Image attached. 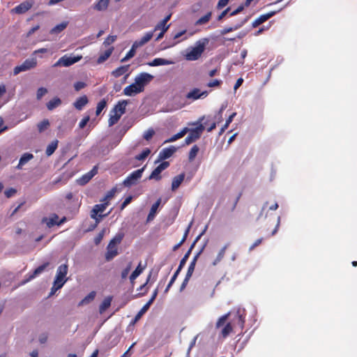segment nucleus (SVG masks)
Instances as JSON below:
<instances>
[{"label": "nucleus", "instance_id": "f257e3e1", "mask_svg": "<svg viewBox=\"0 0 357 357\" xmlns=\"http://www.w3.org/2000/svg\"><path fill=\"white\" fill-rule=\"evenodd\" d=\"M204 119V116H202L199 119V120L196 122L189 123V126H197L195 128L190 129L189 135L185 139V144L186 145H189L201 137L202 134L205 130V126L203 123H202V121Z\"/></svg>", "mask_w": 357, "mask_h": 357}, {"label": "nucleus", "instance_id": "f03ea898", "mask_svg": "<svg viewBox=\"0 0 357 357\" xmlns=\"http://www.w3.org/2000/svg\"><path fill=\"white\" fill-rule=\"evenodd\" d=\"M208 38H204L198 40L195 46L192 47L190 52L185 55V59L188 61H196L197 60L204 52L206 46L208 44Z\"/></svg>", "mask_w": 357, "mask_h": 357}, {"label": "nucleus", "instance_id": "7ed1b4c3", "mask_svg": "<svg viewBox=\"0 0 357 357\" xmlns=\"http://www.w3.org/2000/svg\"><path fill=\"white\" fill-rule=\"evenodd\" d=\"M124 237V234H117L109 242L107 247V252L105 259L107 261H111L114 257L118 255L116 245L119 244Z\"/></svg>", "mask_w": 357, "mask_h": 357}, {"label": "nucleus", "instance_id": "20e7f679", "mask_svg": "<svg viewBox=\"0 0 357 357\" xmlns=\"http://www.w3.org/2000/svg\"><path fill=\"white\" fill-rule=\"evenodd\" d=\"M36 66L37 60L36 58L27 59L21 65L17 66L13 68V75L31 70Z\"/></svg>", "mask_w": 357, "mask_h": 357}, {"label": "nucleus", "instance_id": "39448f33", "mask_svg": "<svg viewBox=\"0 0 357 357\" xmlns=\"http://www.w3.org/2000/svg\"><path fill=\"white\" fill-rule=\"evenodd\" d=\"M68 271V266L67 264L60 265L57 268L54 283H55V284H59L61 287H63L68 280V278H66Z\"/></svg>", "mask_w": 357, "mask_h": 357}, {"label": "nucleus", "instance_id": "423d86ee", "mask_svg": "<svg viewBox=\"0 0 357 357\" xmlns=\"http://www.w3.org/2000/svg\"><path fill=\"white\" fill-rule=\"evenodd\" d=\"M145 167L137 169L132 172L129 176H128L123 182V185L125 187L130 188L132 185H137L139 180L142 176V173L144 171Z\"/></svg>", "mask_w": 357, "mask_h": 357}, {"label": "nucleus", "instance_id": "0eeeda50", "mask_svg": "<svg viewBox=\"0 0 357 357\" xmlns=\"http://www.w3.org/2000/svg\"><path fill=\"white\" fill-rule=\"evenodd\" d=\"M103 202L104 203H102V204L95 205L91 211V218L96 220V223H98L103 217H105L107 215V214L98 215L99 213L103 212L106 209V208L108 205V202Z\"/></svg>", "mask_w": 357, "mask_h": 357}, {"label": "nucleus", "instance_id": "6e6552de", "mask_svg": "<svg viewBox=\"0 0 357 357\" xmlns=\"http://www.w3.org/2000/svg\"><path fill=\"white\" fill-rule=\"evenodd\" d=\"M82 56H77L73 57H69L67 56H63L61 58H60L54 65L53 67H58V66H65L68 67L70 66L76 62H78L82 59Z\"/></svg>", "mask_w": 357, "mask_h": 357}, {"label": "nucleus", "instance_id": "1a4fd4ad", "mask_svg": "<svg viewBox=\"0 0 357 357\" xmlns=\"http://www.w3.org/2000/svg\"><path fill=\"white\" fill-rule=\"evenodd\" d=\"M153 76L147 73H142L137 75L135 79V85H137L142 91L144 90V86L148 84L152 79Z\"/></svg>", "mask_w": 357, "mask_h": 357}, {"label": "nucleus", "instance_id": "9d476101", "mask_svg": "<svg viewBox=\"0 0 357 357\" xmlns=\"http://www.w3.org/2000/svg\"><path fill=\"white\" fill-rule=\"evenodd\" d=\"M208 228V226L206 225L205 227V228L204 229V230L202 231V232L195 238V240L194 241V242L192 243V244L191 245L190 248H189V250H188V252L185 254L184 257L182 258V259L180 261V264H179V266H178V271H181L183 267L185 266L191 252H192V250L193 249L195 245L196 244V243L199 240V238H201V236L206 232V229Z\"/></svg>", "mask_w": 357, "mask_h": 357}, {"label": "nucleus", "instance_id": "9b49d317", "mask_svg": "<svg viewBox=\"0 0 357 357\" xmlns=\"http://www.w3.org/2000/svg\"><path fill=\"white\" fill-rule=\"evenodd\" d=\"M169 165V162H162L161 164H160L151 174V175L149 176V179H155L156 181H159L161 179L160 173L167 169Z\"/></svg>", "mask_w": 357, "mask_h": 357}, {"label": "nucleus", "instance_id": "f8f14e48", "mask_svg": "<svg viewBox=\"0 0 357 357\" xmlns=\"http://www.w3.org/2000/svg\"><path fill=\"white\" fill-rule=\"evenodd\" d=\"M34 4L33 0H27L20 5L16 6L15 8L12 10V12H14L17 14H23L28 11Z\"/></svg>", "mask_w": 357, "mask_h": 357}, {"label": "nucleus", "instance_id": "ddd939ff", "mask_svg": "<svg viewBox=\"0 0 357 357\" xmlns=\"http://www.w3.org/2000/svg\"><path fill=\"white\" fill-rule=\"evenodd\" d=\"M58 219L59 216L54 213L50 218H43L42 219V223H45L47 226L50 228L54 225H60L66 220V218H63L60 222H58Z\"/></svg>", "mask_w": 357, "mask_h": 357}, {"label": "nucleus", "instance_id": "4468645a", "mask_svg": "<svg viewBox=\"0 0 357 357\" xmlns=\"http://www.w3.org/2000/svg\"><path fill=\"white\" fill-rule=\"evenodd\" d=\"M49 265H50V263L49 262H46V263H44L43 264L39 266L37 268H36L34 270L33 273L31 275H30L29 277L27 279L22 281L20 284L21 285H24L26 282H29L30 280H31L32 279L36 278L38 275H39L41 273H43Z\"/></svg>", "mask_w": 357, "mask_h": 357}, {"label": "nucleus", "instance_id": "2eb2a0df", "mask_svg": "<svg viewBox=\"0 0 357 357\" xmlns=\"http://www.w3.org/2000/svg\"><path fill=\"white\" fill-rule=\"evenodd\" d=\"M49 265H50V263L49 262H46V263H44L43 264L39 266L37 268H36L34 270L33 273L31 275H30L29 277L27 279L22 281L20 284L21 285H24L26 282H29L30 280H31L32 279L36 278L38 275H39L41 273H43Z\"/></svg>", "mask_w": 357, "mask_h": 357}, {"label": "nucleus", "instance_id": "dca6fc26", "mask_svg": "<svg viewBox=\"0 0 357 357\" xmlns=\"http://www.w3.org/2000/svg\"><path fill=\"white\" fill-rule=\"evenodd\" d=\"M207 95H208V92L206 91L201 92L199 89L195 88L187 93L186 98L188 99L197 100L203 96L206 97Z\"/></svg>", "mask_w": 357, "mask_h": 357}, {"label": "nucleus", "instance_id": "f3484780", "mask_svg": "<svg viewBox=\"0 0 357 357\" xmlns=\"http://www.w3.org/2000/svg\"><path fill=\"white\" fill-rule=\"evenodd\" d=\"M141 92H142V89L135 85V82L126 86L123 90V93L128 96H133Z\"/></svg>", "mask_w": 357, "mask_h": 357}, {"label": "nucleus", "instance_id": "a211bd4d", "mask_svg": "<svg viewBox=\"0 0 357 357\" xmlns=\"http://www.w3.org/2000/svg\"><path fill=\"white\" fill-rule=\"evenodd\" d=\"M128 104V101L123 100L119 101L112 109L111 113L119 114L121 116L126 112V107Z\"/></svg>", "mask_w": 357, "mask_h": 357}, {"label": "nucleus", "instance_id": "6ab92c4d", "mask_svg": "<svg viewBox=\"0 0 357 357\" xmlns=\"http://www.w3.org/2000/svg\"><path fill=\"white\" fill-rule=\"evenodd\" d=\"M177 150L174 146L164 149L159 154L160 160H165L170 158Z\"/></svg>", "mask_w": 357, "mask_h": 357}, {"label": "nucleus", "instance_id": "aec40b11", "mask_svg": "<svg viewBox=\"0 0 357 357\" xmlns=\"http://www.w3.org/2000/svg\"><path fill=\"white\" fill-rule=\"evenodd\" d=\"M161 201H162L161 198H159L156 201V202L152 205L151 210L149 211V213L147 216V219H146L147 222H151L154 219L155 215L158 209V207H159L160 204H161Z\"/></svg>", "mask_w": 357, "mask_h": 357}, {"label": "nucleus", "instance_id": "412c9836", "mask_svg": "<svg viewBox=\"0 0 357 357\" xmlns=\"http://www.w3.org/2000/svg\"><path fill=\"white\" fill-rule=\"evenodd\" d=\"M153 32L146 33L140 40L134 42L135 47H139L147 43L153 37Z\"/></svg>", "mask_w": 357, "mask_h": 357}, {"label": "nucleus", "instance_id": "4be33fe9", "mask_svg": "<svg viewBox=\"0 0 357 357\" xmlns=\"http://www.w3.org/2000/svg\"><path fill=\"white\" fill-rule=\"evenodd\" d=\"M275 13V12H271L265 15H261L259 17H258L257 20H255L252 22V26L254 28L257 27L261 24L264 23L266 20H268L269 18H271L273 15H274Z\"/></svg>", "mask_w": 357, "mask_h": 357}, {"label": "nucleus", "instance_id": "5701e85b", "mask_svg": "<svg viewBox=\"0 0 357 357\" xmlns=\"http://www.w3.org/2000/svg\"><path fill=\"white\" fill-rule=\"evenodd\" d=\"M174 61L167 60L162 58H156L153 59L152 61L149 62L148 65L150 66H165L173 64Z\"/></svg>", "mask_w": 357, "mask_h": 357}, {"label": "nucleus", "instance_id": "b1692460", "mask_svg": "<svg viewBox=\"0 0 357 357\" xmlns=\"http://www.w3.org/2000/svg\"><path fill=\"white\" fill-rule=\"evenodd\" d=\"M33 158V155L30 153H24L20 159L19 164L16 167L17 169H22V166Z\"/></svg>", "mask_w": 357, "mask_h": 357}, {"label": "nucleus", "instance_id": "393cba45", "mask_svg": "<svg viewBox=\"0 0 357 357\" xmlns=\"http://www.w3.org/2000/svg\"><path fill=\"white\" fill-rule=\"evenodd\" d=\"M185 178V174L182 173L175 177L173 178L172 183V190L175 191L178 188L181 183L183 181Z\"/></svg>", "mask_w": 357, "mask_h": 357}, {"label": "nucleus", "instance_id": "a878e982", "mask_svg": "<svg viewBox=\"0 0 357 357\" xmlns=\"http://www.w3.org/2000/svg\"><path fill=\"white\" fill-rule=\"evenodd\" d=\"M88 102L89 100L86 96H83L77 98L73 103V105L77 109L81 110L88 103Z\"/></svg>", "mask_w": 357, "mask_h": 357}, {"label": "nucleus", "instance_id": "bb28decb", "mask_svg": "<svg viewBox=\"0 0 357 357\" xmlns=\"http://www.w3.org/2000/svg\"><path fill=\"white\" fill-rule=\"evenodd\" d=\"M110 0H100L97 3L93 6V8L98 11L105 10L109 3Z\"/></svg>", "mask_w": 357, "mask_h": 357}, {"label": "nucleus", "instance_id": "cd10ccee", "mask_svg": "<svg viewBox=\"0 0 357 357\" xmlns=\"http://www.w3.org/2000/svg\"><path fill=\"white\" fill-rule=\"evenodd\" d=\"M248 17H246L242 22H241V23L237 24L234 25V26H231V27H228V28H225V29H222L220 31V34L225 35L227 33H229L232 31H234V30H236V29L241 28L248 21Z\"/></svg>", "mask_w": 357, "mask_h": 357}, {"label": "nucleus", "instance_id": "c85d7f7f", "mask_svg": "<svg viewBox=\"0 0 357 357\" xmlns=\"http://www.w3.org/2000/svg\"><path fill=\"white\" fill-rule=\"evenodd\" d=\"M96 292L93 291L85 296L78 304L79 306H82L90 303L96 297Z\"/></svg>", "mask_w": 357, "mask_h": 357}, {"label": "nucleus", "instance_id": "c756f323", "mask_svg": "<svg viewBox=\"0 0 357 357\" xmlns=\"http://www.w3.org/2000/svg\"><path fill=\"white\" fill-rule=\"evenodd\" d=\"M112 297H106L99 307V312L102 314L110 305L112 303Z\"/></svg>", "mask_w": 357, "mask_h": 357}, {"label": "nucleus", "instance_id": "7c9ffc66", "mask_svg": "<svg viewBox=\"0 0 357 357\" xmlns=\"http://www.w3.org/2000/svg\"><path fill=\"white\" fill-rule=\"evenodd\" d=\"M130 65H126L120 66L119 68H116L115 70L112 72V75H114L115 77H119L121 76L122 75L127 73L129 70Z\"/></svg>", "mask_w": 357, "mask_h": 357}, {"label": "nucleus", "instance_id": "2f4dec72", "mask_svg": "<svg viewBox=\"0 0 357 357\" xmlns=\"http://www.w3.org/2000/svg\"><path fill=\"white\" fill-rule=\"evenodd\" d=\"M59 141L55 139L52 141L47 147L45 153L47 156H50L54 153L58 146Z\"/></svg>", "mask_w": 357, "mask_h": 357}, {"label": "nucleus", "instance_id": "473e14b6", "mask_svg": "<svg viewBox=\"0 0 357 357\" xmlns=\"http://www.w3.org/2000/svg\"><path fill=\"white\" fill-rule=\"evenodd\" d=\"M114 47H110L104 53L101 54L97 60L98 63H102L105 61L112 54Z\"/></svg>", "mask_w": 357, "mask_h": 357}, {"label": "nucleus", "instance_id": "72a5a7b5", "mask_svg": "<svg viewBox=\"0 0 357 357\" xmlns=\"http://www.w3.org/2000/svg\"><path fill=\"white\" fill-rule=\"evenodd\" d=\"M144 267H142L141 263L139 264L135 270L131 273L130 280L132 284L134 283L135 280L142 273Z\"/></svg>", "mask_w": 357, "mask_h": 357}, {"label": "nucleus", "instance_id": "f704fd0d", "mask_svg": "<svg viewBox=\"0 0 357 357\" xmlns=\"http://www.w3.org/2000/svg\"><path fill=\"white\" fill-rule=\"evenodd\" d=\"M61 104V99L59 98L56 97V98L52 99L51 100H50L47 103V107L49 110H52L54 108L59 107Z\"/></svg>", "mask_w": 357, "mask_h": 357}, {"label": "nucleus", "instance_id": "c9c22d12", "mask_svg": "<svg viewBox=\"0 0 357 357\" xmlns=\"http://www.w3.org/2000/svg\"><path fill=\"white\" fill-rule=\"evenodd\" d=\"M68 26L67 22H63L59 24H57L50 30V33L57 34L63 31Z\"/></svg>", "mask_w": 357, "mask_h": 357}, {"label": "nucleus", "instance_id": "e433bc0d", "mask_svg": "<svg viewBox=\"0 0 357 357\" xmlns=\"http://www.w3.org/2000/svg\"><path fill=\"white\" fill-rule=\"evenodd\" d=\"M212 12H208L204 16L196 21L195 25H203L206 24L211 18Z\"/></svg>", "mask_w": 357, "mask_h": 357}, {"label": "nucleus", "instance_id": "4c0bfd02", "mask_svg": "<svg viewBox=\"0 0 357 357\" xmlns=\"http://www.w3.org/2000/svg\"><path fill=\"white\" fill-rule=\"evenodd\" d=\"M50 126V122L47 119H44L38 123L37 128L39 132H43L46 130Z\"/></svg>", "mask_w": 357, "mask_h": 357}, {"label": "nucleus", "instance_id": "58836bf2", "mask_svg": "<svg viewBox=\"0 0 357 357\" xmlns=\"http://www.w3.org/2000/svg\"><path fill=\"white\" fill-rule=\"evenodd\" d=\"M199 151V148L197 145H194L189 152L188 159L190 162L193 161L196 158L198 152Z\"/></svg>", "mask_w": 357, "mask_h": 357}, {"label": "nucleus", "instance_id": "ea45409f", "mask_svg": "<svg viewBox=\"0 0 357 357\" xmlns=\"http://www.w3.org/2000/svg\"><path fill=\"white\" fill-rule=\"evenodd\" d=\"M137 48L138 47H134V43H133L130 50L128 52L126 56L121 60V62H126V61H128L129 59H130L131 58H132L135 55L136 50Z\"/></svg>", "mask_w": 357, "mask_h": 357}, {"label": "nucleus", "instance_id": "a19ab883", "mask_svg": "<svg viewBox=\"0 0 357 357\" xmlns=\"http://www.w3.org/2000/svg\"><path fill=\"white\" fill-rule=\"evenodd\" d=\"M120 118H121V116L119 115V114L111 113L110 117L108 121L109 126L111 127V126H114V124H116L119 121Z\"/></svg>", "mask_w": 357, "mask_h": 357}, {"label": "nucleus", "instance_id": "79ce46f5", "mask_svg": "<svg viewBox=\"0 0 357 357\" xmlns=\"http://www.w3.org/2000/svg\"><path fill=\"white\" fill-rule=\"evenodd\" d=\"M228 245H225L219 252L216 259L213 262V265L215 266L218 262H220L222 258L224 257L226 249L227 248Z\"/></svg>", "mask_w": 357, "mask_h": 357}, {"label": "nucleus", "instance_id": "37998d69", "mask_svg": "<svg viewBox=\"0 0 357 357\" xmlns=\"http://www.w3.org/2000/svg\"><path fill=\"white\" fill-rule=\"evenodd\" d=\"M117 191V189L116 188H113L112 190H110L109 192H107V195H105V197L101 199L100 201L101 202H108V200L112 199L114 197V196L115 195L116 192Z\"/></svg>", "mask_w": 357, "mask_h": 357}, {"label": "nucleus", "instance_id": "c03bdc74", "mask_svg": "<svg viewBox=\"0 0 357 357\" xmlns=\"http://www.w3.org/2000/svg\"><path fill=\"white\" fill-rule=\"evenodd\" d=\"M149 307H148V305H144L143 307L136 314L134 319V323L139 321L141 319L142 316L149 310Z\"/></svg>", "mask_w": 357, "mask_h": 357}, {"label": "nucleus", "instance_id": "a18cd8bd", "mask_svg": "<svg viewBox=\"0 0 357 357\" xmlns=\"http://www.w3.org/2000/svg\"><path fill=\"white\" fill-rule=\"evenodd\" d=\"M106 105H107V102L105 99H102V100H100L98 103V105L96 107V114L97 116H98L101 113V112L103 110V109L106 107Z\"/></svg>", "mask_w": 357, "mask_h": 357}, {"label": "nucleus", "instance_id": "49530a36", "mask_svg": "<svg viewBox=\"0 0 357 357\" xmlns=\"http://www.w3.org/2000/svg\"><path fill=\"white\" fill-rule=\"evenodd\" d=\"M151 151L149 149H144L142 153L137 155L135 159L137 160H143L150 154Z\"/></svg>", "mask_w": 357, "mask_h": 357}, {"label": "nucleus", "instance_id": "de8ad7c7", "mask_svg": "<svg viewBox=\"0 0 357 357\" xmlns=\"http://www.w3.org/2000/svg\"><path fill=\"white\" fill-rule=\"evenodd\" d=\"M231 331H232V326L230 323H228L223 328L221 333H222V335L223 337H226Z\"/></svg>", "mask_w": 357, "mask_h": 357}, {"label": "nucleus", "instance_id": "09e8293b", "mask_svg": "<svg viewBox=\"0 0 357 357\" xmlns=\"http://www.w3.org/2000/svg\"><path fill=\"white\" fill-rule=\"evenodd\" d=\"M229 315L230 313L229 312L227 314H225L224 316L221 317L216 323V328H220V326H222L227 320Z\"/></svg>", "mask_w": 357, "mask_h": 357}, {"label": "nucleus", "instance_id": "8fccbe9b", "mask_svg": "<svg viewBox=\"0 0 357 357\" xmlns=\"http://www.w3.org/2000/svg\"><path fill=\"white\" fill-rule=\"evenodd\" d=\"M47 93V90L46 88L40 87L37 90L36 93V98L38 100H40L43 96H45Z\"/></svg>", "mask_w": 357, "mask_h": 357}, {"label": "nucleus", "instance_id": "3c124183", "mask_svg": "<svg viewBox=\"0 0 357 357\" xmlns=\"http://www.w3.org/2000/svg\"><path fill=\"white\" fill-rule=\"evenodd\" d=\"M105 233V229H103L94 238V243L96 245H98L102 240Z\"/></svg>", "mask_w": 357, "mask_h": 357}, {"label": "nucleus", "instance_id": "603ef678", "mask_svg": "<svg viewBox=\"0 0 357 357\" xmlns=\"http://www.w3.org/2000/svg\"><path fill=\"white\" fill-rule=\"evenodd\" d=\"M131 268H132V263L130 262V263H128L127 267L125 269H123L121 272V278L122 279H126L127 278L129 272L131 270Z\"/></svg>", "mask_w": 357, "mask_h": 357}, {"label": "nucleus", "instance_id": "864d4df0", "mask_svg": "<svg viewBox=\"0 0 357 357\" xmlns=\"http://www.w3.org/2000/svg\"><path fill=\"white\" fill-rule=\"evenodd\" d=\"M93 178V174H89L87 173L86 174L84 175L81 179H80V183L81 184H85L86 183H88L91 178Z\"/></svg>", "mask_w": 357, "mask_h": 357}, {"label": "nucleus", "instance_id": "5fc2aeb1", "mask_svg": "<svg viewBox=\"0 0 357 357\" xmlns=\"http://www.w3.org/2000/svg\"><path fill=\"white\" fill-rule=\"evenodd\" d=\"M155 134V131L153 130V129H149L144 134V138L149 141L150 140L153 136Z\"/></svg>", "mask_w": 357, "mask_h": 357}, {"label": "nucleus", "instance_id": "6e6d98bb", "mask_svg": "<svg viewBox=\"0 0 357 357\" xmlns=\"http://www.w3.org/2000/svg\"><path fill=\"white\" fill-rule=\"evenodd\" d=\"M86 86V84L84 82H77L74 84V88L76 91H79L84 89Z\"/></svg>", "mask_w": 357, "mask_h": 357}, {"label": "nucleus", "instance_id": "4d7b16f0", "mask_svg": "<svg viewBox=\"0 0 357 357\" xmlns=\"http://www.w3.org/2000/svg\"><path fill=\"white\" fill-rule=\"evenodd\" d=\"M195 265L196 264H194V262H191L189 267H188V271H187V273H186V276L187 278H191L193 272H194V270H195Z\"/></svg>", "mask_w": 357, "mask_h": 357}, {"label": "nucleus", "instance_id": "13d9d810", "mask_svg": "<svg viewBox=\"0 0 357 357\" xmlns=\"http://www.w3.org/2000/svg\"><path fill=\"white\" fill-rule=\"evenodd\" d=\"M116 39V36H108L105 40L104 41L103 44L107 46L112 43H113Z\"/></svg>", "mask_w": 357, "mask_h": 357}, {"label": "nucleus", "instance_id": "bf43d9fd", "mask_svg": "<svg viewBox=\"0 0 357 357\" xmlns=\"http://www.w3.org/2000/svg\"><path fill=\"white\" fill-rule=\"evenodd\" d=\"M17 192L16 189L10 188L4 192L6 197L10 198Z\"/></svg>", "mask_w": 357, "mask_h": 357}, {"label": "nucleus", "instance_id": "052dcab7", "mask_svg": "<svg viewBox=\"0 0 357 357\" xmlns=\"http://www.w3.org/2000/svg\"><path fill=\"white\" fill-rule=\"evenodd\" d=\"M62 287H61L59 284H55V283L53 282V286L51 288L50 293L49 294L48 297H51L53 296L59 289H60Z\"/></svg>", "mask_w": 357, "mask_h": 357}, {"label": "nucleus", "instance_id": "680f3d73", "mask_svg": "<svg viewBox=\"0 0 357 357\" xmlns=\"http://www.w3.org/2000/svg\"><path fill=\"white\" fill-rule=\"evenodd\" d=\"M90 120V116H85L80 122H79V128L81 129H83L86 125L87 124V123Z\"/></svg>", "mask_w": 357, "mask_h": 357}, {"label": "nucleus", "instance_id": "e2e57ef3", "mask_svg": "<svg viewBox=\"0 0 357 357\" xmlns=\"http://www.w3.org/2000/svg\"><path fill=\"white\" fill-rule=\"evenodd\" d=\"M229 1V0H219L217 4V8L218 10L222 9L228 4Z\"/></svg>", "mask_w": 357, "mask_h": 357}, {"label": "nucleus", "instance_id": "0e129e2a", "mask_svg": "<svg viewBox=\"0 0 357 357\" xmlns=\"http://www.w3.org/2000/svg\"><path fill=\"white\" fill-rule=\"evenodd\" d=\"M230 10V8L228 7L227 8H226L225 10H223L218 16V18H217V20L218 21H222V19L227 15V13H229Z\"/></svg>", "mask_w": 357, "mask_h": 357}, {"label": "nucleus", "instance_id": "69168bd1", "mask_svg": "<svg viewBox=\"0 0 357 357\" xmlns=\"http://www.w3.org/2000/svg\"><path fill=\"white\" fill-rule=\"evenodd\" d=\"M132 199V196H129L128 197L126 198V199L124 200V202L121 204V210H123L128 204H129L131 201Z\"/></svg>", "mask_w": 357, "mask_h": 357}, {"label": "nucleus", "instance_id": "338daca9", "mask_svg": "<svg viewBox=\"0 0 357 357\" xmlns=\"http://www.w3.org/2000/svg\"><path fill=\"white\" fill-rule=\"evenodd\" d=\"M221 82H221L220 80H218V79H214V80H213V81H211V82H208V83L207 84V86H208V87H215V86H220V84H221Z\"/></svg>", "mask_w": 357, "mask_h": 357}, {"label": "nucleus", "instance_id": "774afa93", "mask_svg": "<svg viewBox=\"0 0 357 357\" xmlns=\"http://www.w3.org/2000/svg\"><path fill=\"white\" fill-rule=\"evenodd\" d=\"M48 336L46 333H42L39 335L38 341L40 344H45L47 341Z\"/></svg>", "mask_w": 357, "mask_h": 357}]
</instances>
